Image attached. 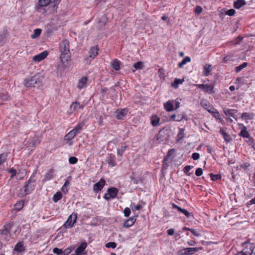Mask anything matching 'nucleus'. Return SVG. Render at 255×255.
Here are the masks:
<instances>
[{"label": "nucleus", "mask_w": 255, "mask_h": 255, "mask_svg": "<svg viewBox=\"0 0 255 255\" xmlns=\"http://www.w3.org/2000/svg\"><path fill=\"white\" fill-rule=\"evenodd\" d=\"M60 0H39L38 2L37 10L44 14L46 12L45 9H43V7L47 6L49 5L47 8V10H49V13H52L55 11L58 7Z\"/></svg>", "instance_id": "obj_1"}, {"label": "nucleus", "mask_w": 255, "mask_h": 255, "mask_svg": "<svg viewBox=\"0 0 255 255\" xmlns=\"http://www.w3.org/2000/svg\"><path fill=\"white\" fill-rule=\"evenodd\" d=\"M61 52L60 58L62 63H65L70 59V43L68 40L64 39L59 44Z\"/></svg>", "instance_id": "obj_2"}, {"label": "nucleus", "mask_w": 255, "mask_h": 255, "mask_svg": "<svg viewBox=\"0 0 255 255\" xmlns=\"http://www.w3.org/2000/svg\"><path fill=\"white\" fill-rule=\"evenodd\" d=\"M24 85L25 87H39L41 85V82L36 76L28 77L24 80Z\"/></svg>", "instance_id": "obj_3"}, {"label": "nucleus", "mask_w": 255, "mask_h": 255, "mask_svg": "<svg viewBox=\"0 0 255 255\" xmlns=\"http://www.w3.org/2000/svg\"><path fill=\"white\" fill-rule=\"evenodd\" d=\"M118 190L115 187L109 188L107 190V193L105 194L104 198L107 201H109L111 199L115 198L118 194Z\"/></svg>", "instance_id": "obj_4"}, {"label": "nucleus", "mask_w": 255, "mask_h": 255, "mask_svg": "<svg viewBox=\"0 0 255 255\" xmlns=\"http://www.w3.org/2000/svg\"><path fill=\"white\" fill-rule=\"evenodd\" d=\"M24 188V190L21 189L20 192L18 193V195L20 197H23L30 193L34 189V185L32 184L25 183Z\"/></svg>", "instance_id": "obj_5"}, {"label": "nucleus", "mask_w": 255, "mask_h": 255, "mask_svg": "<svg viewBox=\"0 0 255 255\" xmlns=\"http://www.w3.org/2000/svg\"><path fill=\"white\" fill-rule=\"evenodd\" d=\"M77 219L76 214H72L68 218L66 222L64 224V227L65 228H71L73 227L74 224L76 223Z\"/></svg>", "instance_id": "obj_6"}, {"label": "nucleus", "mask_w": 255, "mask_h": 255, "mask_svg": "<svg viewBox=\"0 0 255 255\" xmlns=\"http://www.w3.org/2000/svg\"><path fill=\"white\" fill-rule=\"evenodd\" d=\"M202 248H187L181 250L179 252V255H190L198 251L199 249H202Z\"/></svg>", "instance_id": "obj_7"}, {"label": "nucleus", "mask_w": 255, "mask_h": 255, "mask_svg": "<svg viewBox=\"0 0 255 255\" xmlns=\"http://www.w3.org/2000/svg\"><path fill=\"white\" fill-rule=\"evenodd\" d=\"M244 244L247 245L242 251L243 253L245 255H252L255 248V245L254 244H248V241L246 242Z\"/></svg>", "instance_id": "obj_8"}, {"label": "nucleus", "mask_w": 255, "mask_h": 255, "mask_svg": "<svg viewBox=\"0 0 255 255\" xmlns=\"http://www.w3.org/2000/svg\"><path fill=\"white\" fill-rule=\"evenodd\" d=\"M196 87L198 88L201 89L204 92L209 94H211L213 92L214 85H208V84H196Z\"/></svg>", "instance_id": "obj_9"}, {"label": "nucleus", "mask_w": 255, "mask_h": 255, "mask_svg": "<svg viewBox=\"0 0 255 255\" xmlns=\"http://www.w3.org/2000/svg\"><path fill=\"white\" fill-rule=\"evenodd\" d=\"M171 205H172L173 208L177 209L179 212H180V213H182L184 215H185V216L187 218H194L193 215L192 213L189 212L187 210H186L184 209L181 208V207H180L179 206H177V205H176L175 204H174L173 203H171Z\"/></svg>", "instance_id": "obj_10"}, {"label": "nucleus", "mask_w": 255, "mask_h": 255, "mask_svg": "<svg viewBox=\"0 0 255 255\" xmlns=\"http://www.w3.org/2000/svg\"><path fill=\"white\" fill-rule=\"evenodd\" d=\"M168 133V130L167 129H165V128H162L158 132L157 135V139L161 141L166 140L169 136Z\"/></svg>", "instance_id": "obj_11"}, {"label": "nucleus", "mask_w": 255, "mask_h": 255, "mask_svg": "<svg viewBox=\"0 0 255 255\" xmlns=\"http://www.w3.org/2000/svg\"><path fill=\"white\" fill-rule=\"evenodd\" d=\"M13 226V222H10L5 224L3 226V228L0 230V234L1 235L8 236L10 234V231Z\"/></svg>", "instance_id": "obj_12"}, {"label": "nucleus", "mask_w": 255, "mask_h": 255, "mask_svg": "<svg viewBox=\"0 0 255 255\" xmlns=\"http://www.w3.org/2000/svg\"><path fill=\"white\" fill-rule=\"evenodd\" d=\"M106 184V181L103 179H101L100 180L94 184L93 185V191L95 192H98L102 190L104 186H105Z\"/></svg>", "instance_id": "obj_13"}, {"label": "nucleus", "mask_w": 255, "mask_h": 255, "mask_svg": "<svg viewBox=\"0 0 255 255\" xmlns=\"http://www.w3.org/2000/svg\"><path fill=\"white\" fill-rule=\"evenodd\" d=\"M87 247V244L86 242L82 243L80 244V245L75 250L76 255H82L86 254V253L85 252V250L86 249Z\"/></svg>", "instance_id": "obj_14"}, {"label": "nucleus", "mask_w": 255, "mask_h": 255, "mask_svg": "<svg viewBox=\"0 0 255 255\" xmlns=\"http://www.w3.org/2000/svg\"><path fill=\"white\" fill-rule=\"evenodd\" d=\"M48 54V53L47 51H44L41 53L33 56L32 60L34 61L39 62L45 59L47 57Z\"/></svg>", "instance_id": "obj_15"}, {"label": "nucleus", "mask_w": 255, "mask_h": 255, "mask_svg": "<svg viewBox=\"0 0 255 255\" xmlns=\"http://www.w3.org/2000/svg\"><path fill=\"white\" fill-rule=\"evenodd\" d=\"M84 107V105H80V103L77 101L72 102L70 106V109L71 112H74L78 111L79 109H83Z\"/></svg>", "instance_id": "obj_16"}, {"label": "nucleus", "mask_w": 255, "mask_h": 255, "mask_svg": "<svg viewBox=\"0 0 255 255\" xmlns=\"http://www.w3.org/2000/svg\"><path fill=\"white\" fill-rule=\"evenodd\" d=\"M201 105L206 110H207L209 113H214L215 110L213 106L210 105L209 102L205 100H203L201 102Z\"/></svg>", "instance_id": "obj_17"}, {"label": "nucleus", "mask_w": 255, "mask_h": 255, "mask_svg": "<svg viewBox=\"0 0 255 255\" xmlns=\"http://www.w3.org/2000/svg\"><path fill=\"white\" fill-rule=\"evenodd\" d=\"M223 112L226 116H228V117H232L234 119H236V116L235 115L237 112L236 110L224 108Z\"/></svg>", "instance_id": "obj_18"}, {"label": "nucleus", "mask_w": 255, "mask_h": 255, "mask_svg": "<svg viewBox=\"0 0 255 255\" xmlns=\"http://www.w3.org/2000/svg\"><path fill=\"white\" fill-rule=\"evenodd\" d=\"M174 100H169L164 104L165 110L167 112H171L175 110L174 108Z\"/></svg>", "instance_id": "obj_19"}, {"label": "nucleus", "mask_w": 255, "mask_h": 255, "mask_svg": "<svg viewBox=\"0 0 255 255\" xmlns=\"http://www.w3.org/2000/svg\"><path fill=\"white\" fill-rule=\"evenodd\" d=\"M175 150L174 149H171L169 150L166 156L164 157L163 161L162 169L165 168V165H167V161L170 158L171 155L175 152Z\"/></svg>", "instance_id": "obj_20"}, {"label": "nucleus", "mask_w": 255, "mask_h": 255, "mask_svg": "<svg viewBox=\"0 0 255 255\" xmlns=\"http://www.w3.org/2000/svg\"><path fill=\"white\" fill-rule=\"evenodd\" d=\"M25 250V247L23 246V242H19L17 243L14 248L13 251L18 253H21L24 252Z\"/></svg>", "instance_id": "obj_21"}, {"label": "nucleus", "mask_w": 255, "mask_h": 255, "mask_svg": "<svg viewBox=\"0 0 255 255\" xmlns=\"http://www.w3.org/2000/svg\"><path fill=\"white\" fill-rule=\"evenodd\" d=\"M127 113L128 110L126 109H123L120 111H117L115 117L119 120H122L127 115Z\"/></svg>", "instance_id": "obj_22"}, {"label": "nucleus", "mask_w": 255, "mask_h": 255, "mask_svg": "<svg viewBox=\"0 0 255 255\" xmlns=\"http://www.w3.org/2000/svg\"><path fill=\"white\" fill-rule=\"evenodd\" d=\"M115 159L116 158L115 155L109 154L107 157L106 161L108 162L109 165L112 167H114L116 165Z\"/></svg>", "instance_id": "obj_23"}, {"label": "nucleus", "mask_w": 255, "mask_h": 255, "mask_svg": "<svg viewBox=\"0 0 255 255\" xmlns=\"http://www.w3.org/2000/svg\"><path fill=\"white\" fill-rule=\"evenodd\" d=\"M54 170L53 168L49 169L48 171L44 175L42 181L44 182L52 179L54 177Z\"/></svg>", "instance_id": "obj_24"}, {"label": "nucleus", "mask_w": 255, "mask_h": 255, "mask_svg": "<svg viewBox=\"0 0 255 255\" xmlns=\"http://www.w3.org/2000/svg\"><path fill=\"white\" fill-rule=\"evenodd\" d=\"M220 134L223 136L224 140L226 142H230L232 141L230 135L226 132L224 128H221L220 129Z\"/></svg>", "instance_id": "obj_25"}, {"label": "nucleus", "mask_w": 255, "mask_h": 255, "mask_svg": "<svg viewBox=\"0 0 255 255\" xmlns=\"http://www.w3.org/2000/svg\"><path fill=\"white\" fill-rule=\"evenodd\" d=\"M98 49L97 46L92 47L89 51V57L91 59H93L98 54Z\"/></svg>", "instance_id": "obj_26"}, {"label": "nucleus", "mask_w": 255, "mask_h": 255, "mask_svg": "<svg viewBox=\"0 0 255 255\" xmlns=\"http://www.w3.org/2000/svg\"><path fill=\"white\" fill-rule=\"evenodd\" d=\"M86 124V120L82 121L81 123L76 126L72 130L75 131V133L77 134L79 133L81 130L83 129V127Z\"/></svg>", "instance_id": "obj_27"}, {"label": "nucleus", "mask_w": 255, "mask_h": 255, "mask_svg": "<svg viewBox=\"0 0 255 255\" xmlns=\"http://www.w3.org/2000/svg\"><path fill=\"white\" fill-rule=\"evenodd\" d=\"M240 126H243V129L241 132L239 133V135L242 136L244 138L249 137L250 135L249 132L247 130V128L242 124H240Z\"/></svg>", "instance_id": "obj_28"}, {"label": "nucleus", "mask_w": 255, "mask_h": 255, "mask_svg": "<svg viewBox=\"0 0 255 255\" xmlns=\"http://www.w3.org/2000/svg\"><path fill=\"white\" fill-rule=\"evenodd\" d=\"M87 82V78L86 77H82L79 80L77 84V87L79 89H82L86 86Z\"/></svg>", "instance_id": "obj_29"}, {"label": "nucleus", "mask_w": 255, "mask_h": 255, "mask_svg": "<svg viewBox=\"0 0 255 255\" xmlns=\"http://www.w3.org/2000/svg\"><path fill=\"white\" fill-rule=\"evenodd\" d=\"M135 220L134 217H130L125 221L124 226L127 228L131 227L134 224Z\"/></svg>", "instance_id": "obj_30"}, {"label": "nucleus", "mask_w": 255, "mask_h": 255, "mask_svg": "<svg viewBox=\"0 0 255 255\" xmlns=\"http://www.w3.org/2000/svg\"><path fill=\"white\" fill-rule=\"evenodd\" d=\"M77 134L75 133L74 130H71L67 134H66L64 137V139L66 140L70 141L73 139Z\"/></svg>", "instance_id": "obj_31"}, {"label": "nucleus", "mask_w": 255, "mask_h": 255, "mask_svg": "<svg viewBox=\"0 0 255 255\" xmlns=\"http://www.w3.org/2000/svg\"><path fill=\"white\" fill-rule=\"evenodd\" d=\"M184 81V78L183 79H177L176 78L174 82L172 83L171 86L172 87L174 88L175 89H177L178 88V86L179 84H182Z\"/></svg>", "instance_id": "obj_32"}, {"label": "nucleus", "mask_w": 255, "mask_h": 255, "mask_svg": "<svg viewBox=\"0 0 255 255\" xmlns=\"http://www.w3.org/2000/svg\"><path fill=\"white\" fill-rule=\"evenodd\" d=\"M111 65L115 70L118 71L120 68V62L117 59L113 60L111 63Z\"/></svg>", "instance_id": "obj_33"}, {"label": "nucleus", "mask_w": 255, "mask_h": 255, "mask_svg": "<svg viewBox=\"0 0 255 255\" xmlns=\"http://www.w3.org/2000/svg\"><path fill=\"white\" fill-rule=\"evenodd\" d=\"M246 4V2L245 0H238L234 2V6L235 8L239 9Z\"/></svg>", "instance_id": "obj_34"}, {"label": "nucleus", "mask_w": 255, "mask_h": 255, "mask_svg": "<svg viewBox=\"0 0 255 255\" xmlns=\"http://www.w3.org/2000/svg\"><path fill=\"white\" fill-rule=\"evenodd\" d=\"M159 118L157 116H153L151 118V123L153 127H156L159 125Z\"/></svg>", "instance_id": "obj_35"}, {"label": "nucleus", "mask_w": 255, "mask_h": 255, "mask_svg": "<svg viewBox=\"0 0 255 255\" xmlns=\"http://www.w3.org/2000/svg\"><path fill=\"white\" fill-rule=\"evenodd\" d=\"M190 61L191 58L188 56H186L182 60V61L181 62L178 63V66L179 68H182L183 66V65H185L187 63L189 62Z\"/></svg>", "instance_id": "obj_36"}, {"label": "nucleus", "mask_w": 255, "mask_h": 255, "mask_svg": "<svg viewBox=\"0 0 255 255\" xmlns=\"http://www.w3.org/2000/svg\"><path fill=\"white\" fill-rule=\"evenodd\" d=\"M248 65V63L247 62H244L242 64L239 66L236 67L235 68V71L237 73H239L244 68H246Z\"/></svg>", "instance_id": "obj_37"}, {"label": "nucleus", "mask_w": 255, "mask_h": 255, "mask_svg": "<svg viewBox=\"0 0 255 255\" xmlns=\"http://www.w3.org/2000/svg\"><path fill=\"white\" fill-rule=\"evenodd\" d=\"M62 197V194L60 192H57L55 194L53 197V201L54 202L56 203Z\"/></svg>", "instance_id": "obj_38"}, {"label": "nucleus", "mask_w": 255, "mask_h": 255, "mask_svg": "<svg viewBox=\"0 0 255 255\" xmlns=\"http://www.w3.org/2000/svg\"><path fill=\"white\" fill-rule=\"evenodd\" d=\"M204 71L205 73L204 75L206 76H208L209 73L212 70V65L210 64H206L204 67Z\"/></svg>", "instance_id": "obj_39"}, {"label": "nucleus", "mask_w": 255, "mask_h": 255, "mask_svg": "<svg viewBox=\"0 0 255 255\" xmlns=\"http://www.w3.org/2000/svg\"><path fill=\"white\" fill-rule=\"evenodd\" d=\"M41 29H36L34 30V33L31 35V37L33 39L36 38L37 37H38L41 33Z\"/></svg>", "instance_id": "obj_40"}, {"label": "nucleus", "mask_w": 255, "mask_h": 255, "mask_svg": "<svg viewBox=\"0 0 255 255\" xmlns=\"http://www.w3.org/2000/svg\"><path fill=\"white\" fill-rule=\"evenodd\" d=\"M133 67L136 70L142 69L143 68V63L141 61L137 62L133 65Z\"/></svg>", "instance_id": "obj_41"}, {"label": "nucleus", "mask_w": 255, "mask_h": 255, "mask_svg": "<svg viewBox=\"0 0 255 255\" xmlns=\"http://www.w3.org/2000/svg\"><path fill=\"white\" fill-rule=\"evenodd\" d=\"M7 153H3L0 154V165L3 163L6 160Z\"/></svg>", "instance_id": "obj_42"}, {"label": "nucleus", "mask_w": 255, "mask_h": 255, "mask_svg": "<svg viewBox=\"0 0 255 255\" xmlns=\"http://www.w3.org/2000/svg\"><path fill=\"white\" fill-rule=\"evenodd\" d=\"M126 148V145L121 146V147L117 150V154L119 156H122Z\"/></svg>", "instance_id": "obj_43"}, {"label": "nucleus", "mask_w": 255, "mask_h": 255, "mask_svg": "<svg viewBox=\"0 0 255 255\" xmlns=\"http://www.w3.org/2000/svg\"><path fill=\"white\" fill-rule=\"evenodd\" d=\"M209 175L212 181H216L221 178L220 174H214L213 173H210Z\"/></svg>", "instance_id": "obj_44"}, {"label": "nucleus", "mask_w": 255, "mask_h": 255, "mask_svg": "<svg viewBox=\"0 0 255 255\" xmlns=\"http://www.w3.org/2000/svg\"><path fill=\"white\" fill-rule=\"evenodd\" d=\"M242 119L245 118L247 120H251L253 119V114H251L249 113H244L241 116Z\"/></svg>", "instance_id": "obj_45"}, {"label": "nucleus", "mask_w": 255, "mask_h": 255, "mask_svg": "<svg viewBox=\"0 0 255 255\" xmlns=\"http://www.w3.org/2000/svg\"><path fill=\"white\" fill-rule=\"evenodd\" d=\"M105 246L107 248L115 249L117 247V244L115 242H108L106 244Z\"/></svg>", "instance_id": "obj_46"}, {"label": "nucleus", "mask_w": 255, "mask_h": 255, "mask_svg": "<svg viewBox=\"0 0 255 255\" xmlns=\"http://www.w3.org/2000/svg\"><path fill=\"white\" fill-rule=\"evenodd\" d=\"M233 56L232 54L227 55L226 56H225L224 58L223 61L224 62H226V63H227L230 61L232 62L234 61V60L233 59Z\"/></svg>", "instance_id": "obj_47"}, {"label": "nucleus", "mask_w": 255, "mask_h": 255, "mask_svg": "<svg viewBox=\"0 0 255 255\" xmlns=\"http://www.w3.org/2000/svg\"><path fill=\"white\" fill-rule=\"evenodd\" d=\"M53 252L58 255H63V250L61 249L54 248L53 249Z\"/></svg>", "instance_id": "obj_48"}, {"label": "nucleus", "mask_w": 255, "mask_h": 255, "mask_svg": "<svg viewBox=\"0 0 255 255\" xmlns=\"http://www.w3.org/2000/svg\"><path fill=\"white\" fill-rule=\"evenodd\" d=\"M183 119L187 120V116L185 114H183L182 115H178L176 116V122H180L181 120H182Z\"/></svg>", "instance_id": "obj_49"}, {"label": "nucleus", "mask_w": 255, "mask_h": 255, "mask_svg": "<svg viewBox=\"0 0 255 255\" xmlns=\"http://www.w3.org/2000/svg\"><path fill=\"white\" fill-rule=\"evenodd\" d=\"M158 76L160 78H163L165 77V71L164 69L160 68L158 72Z\"/></svg>", "instance_id": "obj_50"}, {"label": "nucleus", "mask_w": 255, "mask_h": 255, "mask_svg": "<svg viewBox=\"0 0 255 255\" xmlns=\"http://www.w3.org/2000/svg\"><path fill=\"white\" fill-rule=\"evenodd\" d=\"M69 162L71 164H74L78 162V159L76 157L71 156L69 158Z\"/></svg>", "instance_id": "obj_51"}, {"label": "nucleus", "mask_w": 255, "mask_h": 255, "mask_svg": "<svg viewBox=\"0 0 255 255\" xmlns=\"http://www.w3.org/2000/svg\"><path fill=\"white\" fill-rule=\"evenodd\" d=\"M107 22V19L105 15H103L101 19L98 20V23H101L102 25H105Z\"/></svg>", "instance_id": "obj_52"}, {"label": "nucleus", "mask_w": 255, "mask_h": 255, "mask_svg": "<svg viewBox=\"0 0 255 255\" xmlns=\"http://www.w3.org/2000/svg\"><path fill=\"white\" fill-rule=\"evenodd\" d=\"M202 11L203 9L200 5H197L195 8L194 12L196 14H199L202 12Z\"/></svg>", "instance_id": "obj_53"}, {"label": "nucleus", "mask_w": 255, "mask_h": 255, "mask_svg": "<svg viewBox=\"0 0 255 255\" xmlns=\"http://www.w3.org/2000/svg\"><path fill=\"white\" fill-rule=\"evenodd\" d=\"M181 101V99H176V100H174V104H175V109H177L178 108H179L180 106V101Z\"/></svg>", "instance_id": "obj_54"}, {"label": "nucleus", "mask_w": 255, "mask_h": 255, "mask_svg": "<svg viewBox=\"0 0 255 255\" xmlns=\"http://www.w3.org/2000/svg\"><path fill=\"white\" fill-rule=\"evenodd\" d=\"M179 132L178 133L177 137L179 139H182L184 137V129L183 128H180Z\"/></svg>", "instance_id": "obj_55"}, {"label": "nucleus", "mask_w": 255, "mask_h": 255, "mask_svg": "<svg viewBox=\"0 0 255 255\" xmlns=\"http://www.w3.org/2000/svg\"><path fill=\"white\" fill-rule=\"evenodd\" d=\"M131 213L130 209L129 208H126L124 211V215L125 217H128L129 216Z\"/></svg>", "instance_id": "obj_56"}, {"label": "nucleus", "mask_w": 255, "mask_h": 255, "mask_svg": "<svg viewBox=\"0 0 255 255\" xmlns=\"http://www.w3.org/2000/svg\"><path fill=\"white\" fill-rule=\"evenodd\" d=\"M236 13V11L234 9H230L226 12V14L229 16H233Z\"/></svg>", "instance_id": "obj_57"}, {"label": "nucleus", "mask_w": 255, "mask_h": 255, "mask_svg": "<svg viewBox=\"0 0 255 255\" xmlns=\"http://www.w3.org/2000/svg\"><path fill=\"white\" fill-rule=\"evenodd\" d=\"M193 168V166H190V165H187V166H186L184 169H183V171L188 175H189L190 174H188V172H189V171L192 168Z\"/></svg>", "instance_id": "obj_58"}, {"label": "nucleus", "mask_w": 255, "mask_h": 255, "mask_svg": "<svg viewBox=\"0 0 255 255\" xmlns=\"http://www.w3.org/2000/svg\"><path fill=\"white\" fill-rule=\"evenodd\" d=\"M203 174V170L201 168H198L195 172V174L197 176H200Z\"/></svg>", "instance_id": "obj_59"}, {"label": "nucleus", "mask_w": 255, "mask_h": 255, "mask_svg": "<svg viewBox=\"0 0 255 255\" xmlns=\"http://www.w3.org/2000/svg\"><path fill=\"white\" fill-rule=\"evenodd\" d=\"M248 139L246 140V142L248 143L249 145H253L254 143V139L253 137H251L250 135L249 137H247Z\"/></svg>", "instance_id": "obj_60"}, {"label": "nucleus", "mask_w": 255, "mask_h": 255, "mask_svg": "<svg viewBox=\"0 0 255 255\" xmlns=\"http://www.w3.org/2000/svg\"><path fill=\"white\" fill-rule=\"evenodd\" d=\"M71 249L70 248H68L63 251V255H69L71 252Z\"/></svg>", "instance_id": "obj_61"}, {"label": "nucleus", "mask_w": 255, "mask_h": 255, "mask_svg": "<svg viewBox=\"0 0 255 255\" xmlns=\"http://www.w3.org/2000/svg\"><path fill=\"white\" fill-rule=\"evenodd\" d=\"M192 158L193 160H196L200 158V154L198 153L194 152L192 155Z\"/></svg>", "instance_id": "obj_62"}, {"label": "nucleus", "mask_w": 255, "mask_h": 255, "mask_svg": "<svg viewBox=\"0 0 255 255\" xmlns=\"http://www.w3.org/2000/svg\"><path fill=\"white\" fill-rule=\"evenodd\" d=\"M8 171L9 173H10L11 174V178H13L16 174V170L13 168L9 169Z\"/></svg>", "instance_id": "obj_63"}, {"label": "nucleus", "mask_w": 255, "mask_h": 255, "mask_svg": "<svg viewBox=\"0 0 255 255\" xmlns=\"http://www.w3.org/2000/svg\"><path fill=\"white\" fill-rule=\"evenodd\" d=\"M250 166V163L247 162L244 164H242L240 165L241 168L244 169H247Z\"/></svg>", "instance_id": "obj_64"}]
</instances>
